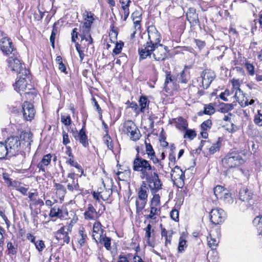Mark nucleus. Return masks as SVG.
I'll list each match as a JSON object with an SVG mask.
<instances>
[{
	"instance_id": "f257e3e1",
	"label": "nucleus",
	"mask_w": 262,
	"mask_h": 262,
	"mask_svg": "<svg viewBox=\"0 0 262 262\" xmlns=\"http://www.w3.org/2000/svg\"><path fill=\"white\" fill-rule=\"evenodd\" d=\"M133 169L140 172L142 179L156 170L155 167L151 165L150 161L140 156L139 151L133 162Z\"/></svg>"
},
{
	"instance_id": "f03ea898",
	"label": "nucleus",
	"mask_w": 262,
	"mask_h": 262,
	"mask_svg": "<svg viewBox=\"0 0 262 262\" xmlns=\"http://www.w3.org/2000/svg\"><path fill=\"white\" fill-rule=\"evenodd\" d=\"M29 74L27 76L23 75L22 74H18V79L16 80L14 84V89L18 93H21V92H24L26 90L28 91L25 92L24 94V96L28 99H31L34 98V96L36 94V91L34 89H32V85L27 83V79L29 80Z\"/></svg>"
},
{
	"instance_id": "7ed1b4c3",
	"label": "nucleus",
	"mask_w": 262,
	"mask_h": 262,
	"mask_svg": "<svg viewBox=\"0 0 262 262\" xmlns=\"http://www.w3.org/2000/svg\"><path fill=\"white\" fill-rule=\"evenodd\" d=\"M84 15L85 17L82 26L83 33L80 35L81 41L85 40L88 42V46H89L92 45L93 43V39L90 32L91 26L94 20V14L91 12L85 11Z\"/></svg>"
},
{
	"instance_id": "20e7f679",
	"label": "nucleus",
	"mask_w": 262,
	"mask_h": 262,
	"mask_svg": "<svg viewBox=\"0 0 262 262\" xmlns=\"http://www.w3.org/2000/svg\"><path fill=\"white\" fill-rule=\"evenodd\" d=\"M224 167L230 168L238 166L244 163L240 153L233 151L228 153L222 160Z\"/></svg>"
},
{
	"instance_id": "39448f33",
	"label": "nucleus",
	"mask_w": 262,
	"mask_h": 262,
	"mask_svg": "<svg viewBox=\"0 0 262 262\" xmlns=\"http://www.w3.org/2000/svg\"><path fill=\"white\" fill-rule=\"evenodd\" d=\"M7 63L8 67L12 71L17 72L18 74L27 76L29 73L21 62L17 52L16 53V55H12L8 58Z\"/></svg>"
},
{
	"instance_id": "423d86ee",
	"label": "nucleus",
	"mask_w": 262,
	"mask_h": 262,
	"mask_svg": "<svg viewBox=\"0 0 262 262\" xmlns=\"http://www.w3.org/2000/svg\"><path fill=\"white\" fill-rule=\"evenodd\" d=\"M143 179H145L148 183L149 187L152 193H156L162 188V183L157 172L154 171L153 172L149 173Z\"/></svg>"
},
{
	"instance_id": "0eeeda50",
	"label": "nucleus",
	"mask_w": 262,
	"mask_h": 262,
	"mask_svg": "<svg viewBox=\"0 0 262 262\" xmlns=\"http://www.w3.org/2000/svg\"><path fill=\"white\" fill-rule=\"evenodd\" d=\"M123 130L128 135L130 139L136 141L140 139V133L137 126L131 120H127L123 123Z\"/></svg>"
},
{
	"instance_id": "6e6552de",
	"label": "nucleus",
	"mask_w": 262,
	"mask_h": 262,
	"mask_svg": "<svg viewBox=\"0 0 262 262\" xmlns=\"http://www.w3.org/2000/svg\"><path fill=\"white\" fill-rule=\"evenodd\" d=\"M5 144L11 156L16 155L20 149L21 143L18 136H11L8 138Z\"/></svg>"
},
{
	"instance_id": "1a4fd4ad",
	"label": "nucleus",
	"mask_w": 262,
	"mask_h": 262,
	"mask_svg": "<svg viewBox=\"0 0 262 262\" xmlns=\"http://www.w3.org/2000/svg\"><path fill=\"white\" fill-rule=\"evenodd\" d=\"M1 49L6 55H16L17 51L13 46L12 42L7 37H2L0 41Z\"/></svg>"
},
{
	"instance_id": "9d476101",
	"label": "nucleus",
	"mask_w": 262,
	"mask_h": 262,
	"mask_svg": "<svg viewBox=\"0 0 262 262\" xmlns=\"http://www.w3.org/2000/svg\"><path fill=\"white\" fill-rule=\"evenodd\" d=\"M152 56L156 61H163L167 57L168 48L162 44L152 46Z\"/></svg>"
},
{
	"instance_id": "9b49d317",
	"label": "nucleus",
	"mask_w": 262,
	"mask_h": 262,
	"mask_svg": "<svg viewBox=\"0 0 262 262\" xmlns=\"http://www.w3.org/2000/svg\"><path fill=\"white\" fill-rule=\"evenodd\" d=\"M215 77V74L213 71L211 70H204L201 74V76L199 78L202 81L200 87L203 88L204 89H207Z\"/></svg>"
},
{
	"instance_id": "f8f14e48",
	"label": "nucleus",
	"mask_w": 262,
	"mask_h": 262,
	"mask_svg": "<svg viewBox=\"0 0 262 262\" xmlns=\"http://www.w3.org/2000/svg\"><path fill=\"white\" fill-rule=\"evenodd\" d=\"M147 32L149 41H147L146 43H149L152 46L160 44L161 35L155 26L152 25L149 26L147 29Z\"/></svg>"
},
{
	"instance_id": "ddd939ff",
	"label": "nucleus",
	"mask_w": 262,
	"mask_h": 262,
	"mask_svg": "<svg viewBox=\"0 0 262 262\" xmlns=\"http://www.w3.org/2000/svg\"><path fill=\"white\" fill-rule=\"evenodd\" d=\"M210 216L211 222L213 224L217 225L223 222L225 217V213L222 209L215 208L211 210Z\"/></svg>"
},
{
	"instance_id": "4468645a",
	"label": "nucleus",
	"mask_w": 262,
	"mask_h": 262,
	"mask_svg": "<svg viewBox=\"0 0 262 262\" xmlns=\"http://www.w3.org/2000/svg\"><path fill=\"white\" fill-rule=\"evenodd\" d=\"M22 107L24 118L27 121H31L33 119L35 114L33 105L26 101L24 102Z\"/></svg>"
},
{
	"instance_id": "2eb2a0df",
	"label": "nucleus",
	"mask_w": 262,
	"mask_h": 262,
	"mask_svg": "<svg viewBox=\"0 0 262 262\" xmlns=\"http://www.w3.org/2000/svg\"><path fill=\"white\" fill-rule=\"evenodd\" d=\"M72 226L70 224L67 228V231H65V227H62L56 232V238L58 241H62L63 243L69 244L70 237L68 235V231H71Z\"/></svg>"
},
{
	"instance_id": "dca6fc26",
	"label": "nucleus",
	"mask_w": 262,
	"mask_h": 262,
	"mask_svg": "<svg viewBox=\"0 0 262 262\" xmlns=\"http://www.w3.org/2000/svg\"><path fill=\"white\" fill-rule=\"evenodd\" d=\"M152 46L149 43H145L144 46L138 49L139 55V60L146 59L147 57H150L152 54Z\"/></svg>"
},
{
	"instance_id": "f3484780",
	"label": "nucleus",
	"mask_w": 262,
	"mask_h": 262,
	"mask_svg": "<svg viewBox=\"0 0 262 262\" xmlns=\"http://www.w3.org/2000/svg\"><path fill=\"white\" fill-rule=\"evenodd\" d=\"M152 46L149 43H145L144 46L138 49L139 55V60L146 59L147 57H150L152 54Z\"/></svg>"
},
{
	"instance_id": "a211bd4d",
	"label": "nucleus",
	"mask_w": 262,
	"mask_h": 262,
	"mask_svg": "<svg viewBox=\"0 0 262 262\" xmlns=\"http://www.w3.org/2000/svg\"><path fill=\"white\" fill-rule=\"evenodd\" d=\"M73 135L75 140H78L84 147H86L89 145L88 137L85 134V130L83 127L80 130L78 133L73 131Z\"/></svg>"
},
{
	"instance_id": "6ab92c4d",
	"label": "nucleus",
	"mask_w": 262,
	"mask_h": 262,
	"mask_svg": "<svg viewBox=\"0 0 262 262\" xmlns=\"http://www.w3.org/2000/svg\"><path fill=\"white\" fill-rule=\"evenodd\" d=\"M253 193L247 188H243L239 191V199L243 202H247V206H251L252 202L250 201L253 198Z\"/></svg>"
},
{
	"instance_id": "aec40b11",
	"label": "nucleus",
	"mask_w": 262,
	"mask_h": 262,
	"mask_svg": "<svg viewBox=\"0 0 262 262\" xmlns=\"http://www.w3.org/2000/svg\"><path fill=\"white\" fill-rule=\"evenodd\" d=\"M104 230L102 228V225L99 222H95L93 227V237L96 242H98V239H101V237L104 235Z\"/></svg>"
},
{
	"instance_id": "412c9836",
	"label": "nucleus",
	"mask_w": 262,
	"mask_h": 262,
	"mask_svg": "<svg viewBox=\"0 0 262 262\" xmlns=\"http://www.w3.org/2000/svg\"><path fill=\"white\" fill-rule=\"evenodd\" d=\"M97 213L93 206L89 204L84 213V219L86 220H93L97 217Z\"/></svg>"
},
{
	"instance_id": "4be33fe9",
	"label": "nucleus",
	"mask_w": 262,
	"mask_h": 262,
	"mask_svg": "<svg viewBox=\"0 0 262 262\" xmlns=\"http://www.w3.org/2000/svg\"><path fill=\"white\" fill-rule=\"evenodd\" d=\"M171 178L173 181H176L180 179L184 181L185 178L184 172L178 166H176L171 170Z\"/></svg>"
},
{
	"instance_id": "5701e85b",
	"label": "nucleus",
	"mask_w": 262,
	"mask_h": 262,
	"mask_svg": "<svg viewBox=\"0 0 262 262\" xmlns=\"http://www.w3.org/2000/svg\"><path fill=\"white\" fill-rule=\"evenodd\" d=\"M56 194L61 200H63L67 193L66 187L60 183H55Z\"/></svg>"
},
{
	"instance_id": "b1692460",
	"label": "nucleus",
	"mask_w": 262,
	"mask_h": 262,
	"mask_svg": "<svg viewBox=\"0 0 262 262\" xmlns=\"http://www.w3.org/2000/svg\"><path fill=\"white\" fill-rule=\"evenodd\" d=\"M173 232L172 230L167 231L165 228H161V236L165 239V245L168 247L171 245V241Z\"/></svg>"
},
{
	"instance_id": "393cba45",
	"label": "nucleus",
	"mask_w": 262,
	"mask_h": 262,
	"mask_svg": "<svg viewBox=\"0 0 262 262\" xmlns=\"http://www.w3.org/2000/svg\"><path fill=\"white\" fill-rule=\"evenodd\" d=\"M51 158L52 156L50 154L43 156L41 161L37 165V167L40 170L45 172L46 170L45 167L48 166L51 163Z\"/></svg>"
},
{
	"instance_id": "a878e982",
	"label": "nucleus",
	"mask_w": 262,
	"mask_h": 262,
	"mask_svg": "<svg viewBox=\"0 0 262 262\" xmlns=\"http://www.w3.org/2000/svg\"><path fill=\"white\" fill-rule=\"evenodd\" d=\"M187 18L190 23H196L199 21L198 15L194 8H189L186 13Z\"/></svg>"
},
{
	"instance_id": "bb28decb",
	"label": "nucleus",
	"mask_w": 262,
	"mask_h": 262,
	"mask_svg": "<svg viewBox=\"0 0 262 262\" xmlns=\"http://www.w3.org/2000/svg\"><path fill=\"white\" fill-rule=\"evenodd\" d=\"M177 82V79L171 75L170 72L166 71V78L164 82V88L165 89H169V85H174Z\"/></svg>"
},
{
	"instance_id": "cd10ccee",
	"label": "nucleus",
	"mask_w": 262,
	"mask_h": 262,
	"mask_svg": "<svg viewBox=\"0 0 262 262\" xmlns=\"http://www.w3.org/2000/svg\"><path fill=\"white\" fill-rule=\"evenodd\" d=\"M86 238L87 234L84 229L82 228L79 230L77 237V242L80 247H82L84 245Z\"/></svg>"
},
{
	"instance_id": "c85d7f7f",
	"label": "nucleus",
	"mask_w": 262,
	"mask_h": 262,
	"mask_svg": "<svg viewBox=\"0 0 262 262\" xmlns=\"http://www.w3.org/2000/svg\"><path fill=\"white\" fill-rule=\"evenodd\" d=\"M33 135L30 132H25L20 136L22 139L24 141L25 144L27 147H30L32 140Z\"/></svg>"
},
{
	"instance_id": "c756f323",
	"label": "nucleus",
	"mask_w": 262,
	"mask_h": 262,
	"mask_svg": "<svg viewBox=\"0 0 262 262\" xmlns=\"http://www.w3.org/2000/svg\"><path fill=\"white\" fill-rule=\"evenodd\" d=\"M140 108V111L144 113L145 109L148 107L149 101L146 97L141 96L139 101Z\"/></svg>"
},
{
	"instance_id": "7c9ffc66",
	"label": "nucleus",
	"mask_w": 262,
	"mask_h": 262,
	"mask_svg": "<svg viewBox=\"0 0 262 262\" xmlns=\"http://www.w3.org/2000/svg\"><path fill=\"white\" fill-rule=\"evenodd\" d=\"M147 200L137 198L136 201V212L139 214L145 207Z\"/></svg>"
},
{
	"instance_id": "2f4dec72",
	"label": "nucleus",
	"mask_w": 262,
	"mask_h": 262,
	"mask_svg": "<svg viewBox=\"0 0 262 262\" xmlns=\"http://www.w3.org/2000/svg\"><path fill=\"white\" fill-rule=\"evenodd\" d=\"M175 122L176 123V127L179 129H186L188 124L186 121L182 117H179L176 119Z\"/></svg>"
},
{
	"instance_id": "473e14b6",
	"label": "nucleus",
	"mask_w": 262,
	"mask_h": 262,
	"mask_svg": "<svg viewBox=\"0 0 262 262\" xmlns=\"http://www.w3.org/2000/svg\"><path fill=\"white\" fill-rule=\"evenodd\" d=\"M67 189L71 192H73L74 190L77 191H80V189L78 183V180H73L71 182L68 183L67 185Z\"/></svg>"
},
{
	"instance_id": "72a5a7b5",
	"label": "nucleus",
	"mask_w": 262,
	"mask_h": 262,
	"mask_svg": "<svg viewBox=\"0 0 262 262\" xmlns=\"http://www.w3.org/2000/svg\"><path fill=\"white\" fill-rule=\"evenodd\" d=\"M253 223L256 227L258 234H262V215L255 217L253 221Z\"/></svg>"
},
{
	"instance_id": "f704fd0d",
	"label": "nucleus",
	"mask_w": 262,
	"mask_h": 262,
	"mask_svg": "<svg viewBox=\"0 0 262 262\" xmlns=\"http://www.w3.org/2000/svg\"><path fill=\"white\" fill-rule=\"evenodd\" d=\"M160 208H158L157 207L150 205V213L147 215L146 217L151 220H155L157 218L156 216L160 215Z\"/></svg>"
},
{
	"instance_id": "c9c22d12",
	"label": "nucleus",
	"mask_w": 262,
	"mask_h": 262,
	"mask_svg": "<svg viewBox=\"0 0 262 262\" xmlns=\"http://www.w3.org/2000/svg\"><path fill=\"white\" fill-rule=\"evenodd\" d=\"M148 188L145 185H141L140 190L138 192V197L139 199H141L142 200H147L148 196Z\"/></svg>"
},
{
	"instance_id": "e433bc0d",
	"label": "nucleus",
	"mask_w": 262,
	"mask_h": 262,
	"mask_svg": "<svg viewBox=\"0 0 262 262\" xmlns=\"http://www.w3.org/2000/svg\"><path fill=\"white\" fill-rule=\"evenodd\" d=\"M148 157L154 164H157V167L159 170L163 168L164 164L163 162L161 161V160L156 157L155 154Z\"/></svg>"
},
{
	"instance_id": "4c0bfd02",
	"label": "nucleus",
	"mask_w": 262,
	"mask_h": 262,
	"mask_svg": "<svg viewBox=\"0 0 262 262\" xmlns=\"http://www.w3.org/2000/svg\"><path fill=\"white\" fill-rule=\"evenodd\" d=\"M186 67H185L184 70L180 73V77L179 78V82L183 83H186L190 78L189 73L186 71Z\"/></svg>"
},
{
	"instance_id": "58836bf2",
	"label": "nucleus",
	"mask_w": 262,
	"mask_h": 262,
	"mask_svg": "<svg viewBox=\"0 0 262 262\" xmlns=\"http://www.w3.org/2000/svg\"><path fill=\"white\" fill-rule=\"evenodd\" d=\"M49 215L51 217H60L62 215V211L59 208L55 206L50 210Z\"/></svg>"
},
{
	"instance_id": "ea45409f",
	"label": "nucleus",
	"mask_w": 262,
	"mask_h": 262,
	"mask_svg": "<svg viewBox=\"0 0 262 262\" xmlns=\"http://www.w3.org/2000/svg\"><path fill=\"white\" fill-rule=\"evenodd\" d=\"M111 238L106 237L105 234L101 237V239H98V242L103 244L104 246L108 250L111 249Z\"/></svg>"
},
{
	"instance_id": "a19ab883",
	"label": "nucleus",
	"mask_w": 262,
	"mask_h": 262,
	"mask_svg": "<svg viewBox=\"0 0 262 262\" xmlns=\"http://www.w3.org/2000/svg\"><path fill=\"white\" fill-rule=\"evenodd\" d=\"M224 192L225 190L221 186L217 185L214 188V194L217 199H222Z\"/></svg>"
},
{
	"instance_id": "79ce46f5",
	"label": "nucleus",
	"mask_w": 262,
	"mask_h": 262,
	"mask_svg": "<svg viewBox=\"0 0 262 262\" xmlns=\"http://www.w3.org/2000/svg\"><path fill=\"white\" fill-rule=\"evenodd\" d=\"M233 108V105L231 103H221L220 104V111L221 112L226 113L231 111Z\"/></svg>"
},
{
	"instance_id": "37998d69",
	"label": "nucleus",
	"mask_w": 262,
	"mask_h": 262,
	"mask_svg": "<svg viewBox=\"0 0 262 262\" xmlns=\"http://www.w3.org/2000/svg\"><path fill=\"white\" fill-rule=\"evenodd\" d=\"M207 243L208 246L212 249H214L217 246L219 241L210 234L209 236L207 237Z\"/></svg>"
},
{
	"instance_id": "c03bdc74",
	"label": "nucleus",
	"mask_w": 262,
	"mask_h": 262,
	"mask_svg": "<svg viewBox=\"0 0 262 262\" xmlns=\"http://www.w3.org/2000/svg\"><path fill=\"white\" fill-rule=\"evenodd\" d=\"M232 85H233V88L235 90L234 97L235 98H237V100L239 101V99L237 97V94H238V93H239V94L241 93H242V91L239 88V80H236V79H233L232 80Z\"/></svg>"
},
{
	"instance_id": "a18cd8bd",
	"label": "nucleus",
	"mask_w": 262,
	"mask_h": 262,
	"mask_svg": "<svg viewBox=\"0 0 262 262\" xmlns=\"http://www.w3.org/2000/svg\"><path fill=\"white\" fill-rule=\"evenodd\" d=\"M9 154L5 143L0 142V159H4Z\"/></svg>"
},
{
	"instance_id": "49530a36",
	"label": "nucleus",
	"mask_w": 262,
	"mask_h": 262,
	"mask_svg": "<svg viewBox=\"0 0 262 262\" xmlns=\"http://www.w3.org/2000/svg\"><path fill=\"white\" fill-rule=\"evenodd\" d=\"M203 113L206 115H211L214 113L215 110L212 104L209 103L204 105Z\"/></svg>"
},
{
	"instance_id": "de8ad7c7",
	"label": "nucleus",
	"mask_w": 262,
	"mask_h": 262,
	"mask_svg": "<svg viewBox=\"0 0 262 262\" xmlns=\"http://www.w3.org/2000/svg\"><path fill=\"white\" fill-rule=\"evenodd\" d=\"M186 247V241L182 236H181L179 240L178 252L180 253L183 252Z\"/></svg>"
},
{
	"instance_id": "09e8293b",
	"label": "nucleus",
	"mask_w": 262,
	"mask_h": 262,
	"mask_svg": "<svg viewBox=\"0 0 262 262\" xmlns=\"http://www.w3.org/2000/svg\"><path fill=\"white\" fill-rule=\"evenodd\" d=\"M61 122L64 124L66 126H69L71 124L72 120L71 119V117L70 115H61Z\"/></svg>"
},
{
	"instance_id": "8fccbe9b",
	"label": "nucleus",
	"mask_w": 262,
	"mask_h": 262,
	"mask_svg": "<svg viewBox=\"0 0 262 262\" xmlns=\"http://www.w3.org/2000/svg\"><path fill=\"white\" fill-rule=\"evenodd\" d=\"M112 194V190L111 189H106L101 192L100 198L103 201H106L108 199Z\"/></svg>"
},
{
	"instance_id": "3c124183",
	"label": "nucleus",
	"mask_w": 262,
	"mask_h": 262,
	"mask_svg": "<svg viewBox=\"0 0 262 262\" xmlns=\"http://www.w3.org/2000/svg\"><path fill=\"white\" fill-rule=\"evenodd\" d=\"M160 205V197L158 194L154 195L151 201V206L158 207Z\"/></svg>"
},
{
	"instance_id": "603ef678",
	"label": "nucleus",
	"mask_w": 262,
	"mask_h": 262,
	"mask_svg": "<svg viewBox=\"0 0 262 262\" xmlns=\"http://www.w3.org/2000/svg\"><path fill=\"white\" fill-rule=\"evenodd\" d=\"M104 141L105 144L107 145L108 149L113 150V145L112 143V140L108 134H105L104 137Z\"/></svg>"
},
{
	"instance_id": "864d4df0",
	"label": "nucleus",
	"mask_w": 262,
	"mask_h": 262,
	"mask_svg": "<svg viewBox=\"0 0 262 262\" xmlns=\"http://www.w3.org/2000/svg\"><path fill=\"white\" fill-rule=\"evenodd\" d=\"M221 143L218 141L216 143H213L209 149L210 154H213L220 149Z\"/></svg>"
},
{
	"instance_id": "5fc2aeb1",
	"label": "nucleus",
	"mask_w": 262,
	"mask_h": 262,
	"mask_svg": "<svg viewBox=\"0 0 262 262\" xmlns=\"http://www.w3.org/2000/svg\"><path fill=\"white\" fill-rule=\"evenodd\" d=\"M245 66L250 76H253L255 74V68L254 66L249 62H246Z\"/></svg>"
},
{
	"instance_id": "6e6d98bb",
	"label": "nucleus",
	"mask_w": 262,
	"mask_h": 262,
	"mask_svg": "<svg viewBox=\"0 0 262 262\" xmlns=\"http://www.w3.org/2000/svg\"><path fill=\"white\" fill-rule=\"evenodd\" d=\"M223 200L226 203L231 204L233 203V200L230 193L225 192L223 194Z\"/></svg>"
},
{
	"instance_id": "4d7b16f0",
	"label": "nucleus",
	"mask_w": 262,
	"mask_h": 262,
	"mask_svg": "<svg viewBox=\"0 0 262 262\" xmlns=\"http://www.w3.org/2000/svg\"><path fill=\"white\" fill-rule=\"evenodd\" d=\"M212 124L211 121L209 119L204 121L201 124V128L203 130H207L211 128Z\"/></svg>"
},
{
	"instance_id": "13d9d810",
	"label": "nucleus",
	"mask_w": 262,
	"mask_h": 262,
	"mask_svg": "<svg viewBox=\"0 0 262 262\" xmlns=\"http://www.w3.org/2000/svg\"><path fill=\"white\" fill-rule=\"evenodd\" d=\"M196 136L195 132L191 129H187L184 135V138H188L190 140H192Z\"/></svg>"
},
{
	"instance_id": "bf43d9fd",
	"label": "nucleus",
	"mask_w": 262,
	"mask_h": 262,
	"mask_svg": "<svg viewBox=\"0 0 262 262\" xmlns=\"http://www.w3.org/2000/svg\"><path fill=\"white\" fill-rule=\"evenodd\" d=\"M36 248L40 252L43 250L45 248L44 242L42 240H39L36 241L34 244Z\"/></svg>"
},
{
	"instance_id": "052dcab7",
	"label": "nucleus",
	"mask_w": 262,
	"mask_h": 262,
	"mask_svg": "<svg viewBox=\"0 0 262 262\" xmlns=\"http://www.w3.org/2000/svg\"><path fill=\"white\" fill-rule=\"evenodd\" d=\"M145 146H146V152L148 157L150 156L152 154H155V152L150 143H147L145 142Z\"/></svg>"
},
{
	"instance_id": "680f3d73",
	"label": "nucleus",
	"mask_w": 262,
	"mask_h": 262,
	"mask_svg": "<svg viewBox=\"0 0 262 262\" xmlns=\"http://www.w3.org/2000/svg\"><path fill=\"white\" fill-rule=\"evenodd\" d=\"M75 47L76 50L78 52L79 55L80 61L81 62H82V61L84 57V54L83 53V51L81 49L80 45L77 42L76 43Z\"/></svg>"
},
{
	"instance_id": "e2e57ef3",
	"label": "nucleus",
	"mask_w": 262,
	"mask_h": 262,
	"mask_svg": "<svg viewBox=\"0 0 262 262\" xmlns=\"http://www.w3.org/2000/svg\"><path fill=\"white\" fill-rule=\"evenodd\" d=\"M67 163L69 164L72 166H74L77 169L80 170L82 172H83L82 170L81 169L80 165L76 162H75L74 160V157H70V159L67 162Z\"/></svg>"
},
{
	"instance_id": "0e129e2a",
	"label": "nucleus",
	"mask_w": 262,
	"mask_h": 262,
	"mask_svg": "<svg viewBox=\"0 0 262 262\" xmlns=\"http://www.w3.org/2000/svg\"><path fill=\"white\" fill-rule=\"evenodd\" d=\"M254 123L259 126H262V114L258 113L257 115L255 116Z\"/></svg>"
},
{
	"instance_id": "69168bd1",
	"label": "nucleus",
	"mask_w": 262,
	"mask_h": 262,
	"mask_svg": "<svg viewBox=\"0 0 262 262\" xmlns=\"http://www.w3.org/2000/svg\"><path fill=\"white\" fill-rule=\"evenodd\" d=\"M170 215L173 221H179V211L177 209L172 210L170 212Z\"/></svg>"
},
{
	"instance_id": "338daca9",
	"label": "nucleus",
	"mask_w": 262,
	"mask_h": 262,
	"mask_svg": "<svg viewBox=\"0 0 262 262\" xmlns=\"http://www.w3.org/2000/svg\"><path fill=\"white\" fill-rule=\"evenodd\" d=\"M7 247L9 251V253L14 255L16 253V248L14 247L11 242H8L7 245Z\"/></svg>"
},
{
	"instance_id": "774afa93",
	"label": "nucleus",
	"mask_w": 262,
	"mask_h": 262,
	"mask_svg": "<svg viewBox=\"0 0 262 262\" xmlns=\"http://www.w3.org/2000/svg\"><path fill=\"white\" fill-rule=\"evenodd\" d=\"M123 42H120V43H117L116 45L115 48H114L113 50V52L115 54H119L122 50V47L123 46Z\"/></svg>"
}]
</instances>
